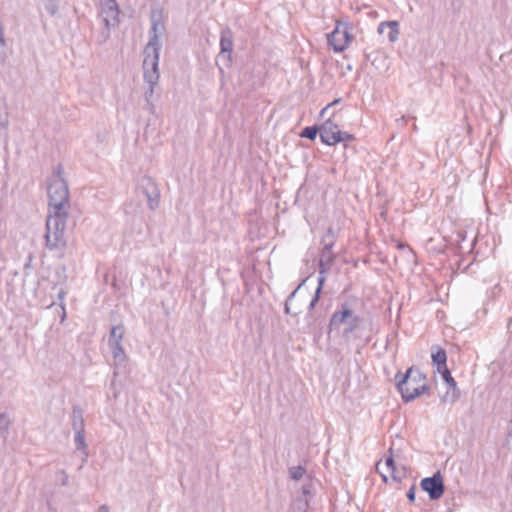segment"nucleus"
I'll list each match as a JSON object with an SVG mask.
<instances>
[{
	"label": "nucleus",
	"mask_w": 512,
	"mask_h": 512,
	"mask_svg": "<svg viewBox=\"0 0 512 512\" xmlns=\"http://www.w3.org/2000/svg\"><path fill=\"white\" fill-rule=\"evenodd\" d=\"M396 387L405 403L411 402L423 394L430 392V386L422 384L417 387H409V381L426 380V375L418 368L411 366L405 373L398 371L395 375Z\"/></svg>",
	"instance_id": "nucleus-1"
},
{
	"label": "nucleus",
	"mask_w": 512,
	"mask_h": 512,
	"mask_svg": "<svg viewBox=\"0 0 512 512\" xmlns=\"http://www.w3.org/2000/svg\"><path fill=\"white\" fill-rule=\"evenodd\" d=\"M47 194L49 210H68L69 188L64 178L50 179L47 186Z\"/></svg>",
	"instance_id": "nucleus-2"
},
{
	"label": "nucleus",
	"mask_w": 512,
	"mask_h": 512,
	"mask_svg": "<svg viewBox=\"0 0 512 512\" xmlns=\"http://www.w3.org/2000/svg\"><path fill=\"white\" fill-rule=\"evenodd\" d=\"M233 47H234V35L230 27L226 26L221 30L220 33V52L217 55L216 65L219 69L221 76L224 75V69L220 66L219 61L223 62L226 67H231L233 63Z\"/></svg>",
	"instance_id": "nucleus-3"
},
{
	"label": "nucleus",
	"mask_w": 512,
	"mask_h": 512,
	"mask_svg": "<svg viewBox=\"0 0 512 512\" xmlns=\"http://www.w3.org/2000/svg\"><path fill=\"white\" fill-rule=\"evenodd\" d=\"M125 326L123 323L113 324L110 328L108 337V346L115 362L122 364L126 360V354L121 341L125 335Z\"/></svg>",
	"instance_id": "nucleus-4"
},
{
	"label": "nucleus",
	"mask_w": 512,
	"mask_h": 512,
	"mask_svg": "<svg viewBox=\"0 0 512 512\" xmlns=\"http://www.w3.org/2000/svg\"><path fill=\"white\" fill-rule=\"evenodd\" d=\"M161 48H145L144 47V59H143V79H149L152 83L153 80H159V59H160Z\"/></svg>",
	"instance_id": "nucleus-5"
},
{
	"label": "nucleus",
	"mask_w": 512,
	"mask_h": 512,
	"mask_svg": "<svg viewBox=\"0 0 512 512\" xmlns=\"http://www.w3.org/2000/svg\"><path fill=\"white\" fill-rule=\"evenodd\" d=\"M356 302V298H351L340 304L339 308L331 315L328 325L329 332L338 330L342 324L357 315L354 310Z\"/></svg>",
	"instance_id": "nucleus-6"
},
{
	"label": "nucleus",
	"mask_w": 512,
	"mask_h": 512,
	"mask_svg": "<svg viewBox=\"0 0 512 512\" xmlns=\"http://www.w3.org/2000/svg\"><path fill=\"white\" fill-rule=\"evenodd\" d=\"M420 487L425 491L431 501L439 500L445 492V484L440 471L420 481Z\"/></svg>",
	"instance_id": "nucleus-7"
},
{
	"label": "nucleus",
	"mask_w": 512,
	"mask_h": 512,
	"mask_svg": "<svg viewBox=\"0 0 512 512\" xmlns=\"http://www.w3.org/2000/svg\"><path fill=\"white\" fill-rule=\"evenodd\" d=\"M139 188L146 196L149 209H157L160 204V190L153 178L148 175H144L139 181Z\"/></svg>",
	"instance_id": "nucleus-8"
},
{
	"label": "nucleus",
	"mask_w": 512,
	"mask_h": 512,
	"mask_svg": "<svg viewBox=\"0 0 512 512\" xmlns=\"http://www.w3.org/2000/svg\"><path fill=\"white\" fill-rule=\"evenodd\" d=\"M151 28L149 30V41L145 45V48H161L162 44L159 35L164 30V23L162 21V11L153 10L151 13Z\"/></svg>",
	"instance_id": "nucleus-9"
},
{
	"label": "nucleus",
	"mask_w": 512,
	"mask_h": 512,
	"mask_svg": "<svg viewBox=\"0 0 512 512\" xmlns=\"http://www.w3.org/2000/svg\"><path fill=\"white\" fill-rule=\"evenodd\" d=\"M440 375L444 383L447 385L446 393L442 396L441 400L444 403L454 404L461 396L457 382L453 378L450 369L443 371Z\"/></svg>",
	"instance_id": "nucleus-10"
},
{
	"label": "nucleus",
	"mask_w": 512,
	"mask_h": 512,
	"mask_svg": "<svg viewBox=\"0 0 512 512\" xmlns=\"http://www.w3.org/2000/svg\"><path fill=\"white\" fill-rule=\"evenodd\" d=\"M67 218L68 210H49L45 225L46 231H65Z\"/></svg>",
	"instance_id": "nucleus-11"
},
{
	"label": "nucleus",
	"mask_w": 512,
	"mask_h": 512,
	"mask_svg": "<svg viewBox=\"0 0 512 512\" xmlns=\"http://www.w3.org/2000/svg\"><path fill=\"white\" fill-rule=\"evenodd\" d=\"M334 116L335 113L321 124V142L328 146H335L337 144L334 138H336L337 132L341 131L338 124L332 119Z\"/></svg>",
	"instance_id": "nucleus-12"
},
{
	"label": "nucleus",
	"mask_w": 512,
	"mask_h": 512,
	"mask_svg": "<svg viewBox=\"0 0 512 512\" xmlns=\"http://www.w3.org/2000/svg\"><path fill=\"white\" fill-rule=\"evenodd\" d=\"M45 246L50 250H58L63 252L67 242L64 237V231H45Z\"/></svg>",
	"instance_id": "nucleus-13"
},
{
	"label": "nucleus",
	"mask_w": 512,
	"mask_h": 512,
	"mask_svg": "<svg viewBox=\"0 0 512 512\" xmlns=\"http://www.w3.org/2000/svg\"><path fill=\"white\" fill-rule=\"evenodd\" d=\"M431 358L432 364L436 367L438 373H442L449 369L447 366V353L445 349L437 345L433 346Z\"/></svg>",
	"instance_id": "nucleus-14"
},
{
	"label": "nucleus",
	"mask_w": 512,
	"mask_h": 512,
	"mask_svg": "<svg viewBox=\"0 0 512 512\" xmlns=\"http://www.w3.org/2000/svg\"><path fill=\"white\" fill-rule=\"evenodd\" d=\"M337 257V254L332 249L326 250L324 248L320 251L319 257V274H327L330 272L331 267Z\"/></svg>",
	"instance_id": "nucleus-15"
},
{
	"label": "nucleus",
	"mask_w": 512,
	"mask_h": 512,
	"mask_svg": "<svg viewBox=\"0 0 512 512\" xmlns=\"http://www.w3.org/2000/svg\"><path fill=\"white\" fill-rule=\"evenodd\" d=\"M342 22H338L334 28V30L327 35L328 45L332 47L334 52L340 53L345 50V45L343 44L341 34Z\"/></svg>",
	"instance_id": "nucleus-16"
},
{
	"label": "nucleus",
	"mask_w": 512,
	"mask_h": 512,
	"mask_svg": "<svg viewBox=\"0 0 512 512\" xmlns=\"http://www.w3.org/2000/svg\"><path fill=\"white\" fill-rule=\"evenodd\" d=\"M364 58L365 61L370 62L377 70H384L387 68L385 55L377 50L370 52L364 50Z\"/></svg>",
	"instance_id": "nucleus-17"
},
{
	"label": "nucleus",
	"mask_w": 512,
	"mask_h": 512,
	"mask_svg": "<svg viewBox=\"0 0 512 512\" xmlns=\"http://www.w3.org/2000/svg\"><path fill=\"white\" fill-rule=\"evenodd\" d=\"M388 29L389 33H387L388 40L390 42H395L398 39L399 34V23L398 21H384L378 25L377 31L379 34H384L385 30Z\"/></svg>",
	"instance_id": "nucleus-18"
},
{
	"label": "nucleus",
	"mask_w": 512,
	"mask_h": 512,
	"mask_svg": "<svg viewBox=\"0 0 512 512\" xmlns=\"http://www.w3.org/2000/svg\"><path fill=\"white\" fill-rule=\"evenodd\" d=\"M72 428L74 432H85L83 410L79 406H74L72 410Z\"/></svg>",
	"instance_id": "nucleus-19"
},
{
	"label": "nucleus",
	"mask_w": 512,
	"mask_h": 512,
	"mask_svg": "<svg viewBox=\"0 0 512 512\" xmlns=\"http://www.w3.org/2000/svg\"><path fill=\"white\" fill-rule=\"evenodd\" d=\"M336 240L337 234L335 230L333 229V227H329L321 239L322 248L326 250L333 249Z\"/></svg>",
	"instance_id": "nucleus-20"
},
{
	"label": "nucleus",
	"mask_w": 512,
	"mask_h": 512,
	"mask_svg": "<svg viewBox=\"0 0 512 512\" xmlns=\"http://www.w3.org/2000/svg\"><path fill=\"white\" fill-rule=\"evenodd\" d=\"M144 81L148 84V88L144 93L146 106H151L152 108H154L153 96L155 93V89L159 84V80H153V83L149 79H144Z\"/></svg>",
	"instance_id": "nucleus-21"
},
{
	"label": "nucleus",
	"mask_w": 512,
	"mask_h": 512,
	"mask_svg": "<svg viewBox=\"0 0 512 512\" xmlns=\"http://www.w3.org/2000/svg\"><path fill=\"white\" fill-rule=\"evenodd\" d=\"M362 322V318L359 315L354 316L348 322H346V327L343 330V337L345 339H349L350 334L356 331V329L359 327L360 323Z\"/></svg>",
	"instance_id": "nucleus-22"
},
{
	"label": "nucleus",
	"mask_w": 512,
	"mask_h": 512,
	"mask_svg": "<svg viewBox=\"0 0 512 512\" xmlns=\"http://www.w3.org/2000/svg\"><path fill=\"white\" fill-rule=\"evenodd\" d=\"M318 134L321 136V125H312L304 127L300 132V137L314 141Z\"/></svg>",
	"instance_id": "nucleus-23"
},
{
	"label": "nucleus",
	"mask_w": 512,
	"mask_h": 512,
	"mask_svg": "<svg viewBox=\"0 0 512 512\" xmlns=\"http://www.w3.org/2000/svg\"><path fill=\"white\" fill-rule=\"evenodd\" d=\"M11 425V420L7 413H0V437L6 441L7 436L9 434V427Z\"/></svg>",
	"instance_id": "nucleus-24"
},
{
	"label": "nucleus",
	"mask_w": 512,
	"mask_h": 512,
	"mask_svg": "<svg viewBox=\"0 0 512 512\" xmlns=\"http://www.w3.org/2000/svg\"><path fill=\"white\" fill-rule=\"evenodd\" d=\"M306 279H304L290 294L289 296L287 297L285 303H284V313L286 315H292L294 317H296L300 312L297 311V312H291V308H290V303L291 301L294 299V297L296 296L297 292L299 291V289L301 288V286L305 283Z\"/></svg>",
	"instance_id": "nucleus-25"
},
{
	"label": "nucleus",
	"mask_w": 512,
	"mask_h": 512,
	"mask_svg": "<svg viewBox=\"0 0 512 512\" xmlns=\"http://www.w3.org/2000/svg\"><path fill=\"white\" fill-rule=\"evenodd\" d=\"M74 441L76 449L82 451L85 456H88L87 444L85 442V432H75Z\"/></svg>",
	"instance_id": "nucleus-26"
},
{
	"label": "nucleus",
	"mask_w": 512,
	"mask_h": 512,
	"mask_svg": "<svg viewBox=\"0 0 512 512\" xmlns=\"http://www.w3.org/2000/svg\"><path fill=\"white\" fill-rule=\"evenodd\" d=\"M105 7H106V13L113 15L114 20L116 22H119L118 15H119V8L117 5L116 0H103Z\"/></svg>",
	"instance_id": "nucleus-27"
},
{
	"label": "nucleus",
	"mask_w": 512,
	"mask_h": 512,
	"mask_svg": "<svg viewBox=\"0 0 512 512\" xmlns=\"http://www.w3.org/2000/svg\"><path fill=\"white\" fill-rule=\"evenodd\" d=\"M55 275H56V282L54 285V288H56L57 285H63L67 281V275H66V266L64 264L59 265L55 269Z\"/></svg>",
	"instance_id": "nucleus-28"
},
{
	"label": "nucleus",
	"mask_w": 512,
	"mask_h": 512,
	"mask_svg": "<svg viewBox=\"0 0 512 512\" xmlns=\"http://www.w3.org/2000/svg\"><path fill=\"white\" fill-rule=\"evenodd\" d=\"M318 302L319 301H316L313 298L310 301V304L308 306V311L306 314V321H307L308 327H311L312 325H314L316 323L317 318H316L315 314L313 313V310L315 309Z\"/></svg>",
	"instance_id": "nucleus-29"
},
{
	"label": "nucleus",
	"mask_w": 512,
	"mask_h": 512,
	"mask_svg": "<svg viewBox=\"0 0 512 512\" xmlns=\"http://www.w3.org/2000/svg\"><path fill=\"white\" fill-rule=\"evenodd\" d=\"M343 29H341L340 36L342 37L343 44L345 45V49L349 46V44L353 41L354 37L349 31V24L342 23Z\"/></svg>",
	"instance_id": "nucleus-30"
},
{
	"label": "nucleus",
	"mask_w": 512,
	"mask_h": 512,
	"mask_svg": "<svg viewBox=\"0 0 512 512\" xmlns=\"http://www.w3.org/2000/svg\"><path fill=\"white\" fill-rule=\"evenodd\" d=\"M306 473V468L302 465L289 468V476L293 480H300Z\"/></svg>",
	"instance_id": "nucleus-31"
},
{
	"label": "nucleus",
	"mask_w": 512,
	"mask_h": 512,
	"mask_svg": "<svg viewBox=\"0 0 512 512\" xmlns=\"http://www.w3.org/2000/svg\"><path fill=\"white\" fill-rule=\"evenodd\" d=\"M45 10L54 16L58 12V3L56 0H46L44 4Z\"/></svg>",
	"instance_id": "nucleus-32"
},
{
	"label": "nucleus",
	"mask_w": 512,
	"mask_h": 512,
	"mask_svg": "<svg viewBox=\"0 0 512 512\" xmlns=\"http://www.w3.org/2000/svg\"><path fill=\"white\" fill-rule=\"evenodd\" d=\"M352 140H355V136L353 134H350L345 131L337 132V136H336V138H334V141H337V144L341 143V142L352 141Z\"/></svg>",
	"instance_id": "nucleus-33"
},
{
	"label": "nucleus",
	"mask_w": 512,
	"mask_h": 512,
	"mask_svg": "<svg viewBox=\"0 0 512 512\" xmlns=\"http://www.w3.org/2000/svg\"><path fill=\"white\" fill-rule=\"evenodd\" d=\"M406 476V469L402 467L401 469H395V471L391 472V477L395 482H401L402 478Z\"/></svg>",
	"instance_id": "nucleus-34"
},
{
	"label": "nucleus",
	"mask_w": 512,
	"mask_h": 512,
	"mask_svg": "<svg viewBox=\"0 0 512 512\" xmlns=\"http://www.w3.org/2000/svg\"><path fill=\"white\" fill-rule=\"evenodd\" d=\"M392 451H393L392 448H390L389 449L390 455L387 456L385 459L386 466L391 472L395 471V469H397Z\"/></svg>",
	"instance_id": "nucleus-35"
},
{
	"label": "nucleus",
	"mask_w": 512,
	"mask_h": 512,
	"mask_svg": "<svg viewBox=\"0 0 512 512\" xmlns=\"http://www.w3.org/2000/svg\"><path fill=\"white\" fill-rule=\"evenodd\" d=\"M453 13H459L463 7L464 0H450Z\"/></svg>",
	"instance_id": "nucleus-36"
},
{
	"label": "nucleus",
	"mask_w": 512,
	"mask_h": 512,
	"mask_svg": "<svg viewBox=\"0 0 512 512\" xmlns=\"http://www.w3.org/2000/svg\"><path fill=\"white\" fill-rule=\"evenodd\" d=\"M312 492H313V484H312L311 480H309L307 483H305L302 486V494L305 497H307V496H311Z\"/></svg>",
	"instance_id": "nucleus-37"
},
{
	"label": "nucleus",
	"mask_w": 512,
	"mask_h": 512,
	"mask_svg": "<svg viewBox=\"0 0 512 512\" xmlns=\"http://www.w3.org/2000/svg\"><path fill=\"white\" fill-rule=\"evenodd\" d=\"M406 497L409 500V502L413 503L416 498V485L413 484L410 489L406 493Z\"/></svg>",
	"instance_id": "nucleus-38"
},
{
	"label": "nucleus",
	"mask_w": 512,
	"mask_h": 512,
	"mask_svg": "<svg viewBox=\"0 0 512 512\" xmlns=\"http://www.w3.org/2000/svg\"><path fill=\"white\" fill-rule=\"evenodd\" d=\"M63 166L58 164L57 167L53 171L52 179L63 178Z\"/></svg>",
	"instance_id": "nucleus-39"
},
{
	"label": "nucleus",
	"mask_w": 512,
	"mask_h": 512,
	"mask_svg": "<svg viewBox=\"0 0 512 512\" xmlns=\"http://www.w3.org/2000/svg\"><path fill=\"white\" fill-rule=\"evenodd\" d=\"M66 292L64 289L60 288L57 294L58 300L60 301V305L63 307V300L65 298Z\"/></svg>",
	"instance_id": "nucleus-40"
},
{
	"label": "nucleus",
	"mask_w": 512,
	"mask_h": 512,
	"mask_svg": "<svg viewBox=\"0 0 512 512\" xmlns=\"http://www.w3.org/2000/svg\"><path fill=\"white\" fill-rule=\"evenodd\" d=\"M322 290L323 288L322 287H317L315 292H314V295H313V299L316 300V301H319L320 300V296H321V293H322Z\"/></svg>",
	"instance_id": "nucleus-41"
},
{
	"label": "nucleus",
	"mask_w": 512,
	"mask_h": 512,
	"mask_svg": "<svg viewBox=\"0 0 512 512\" xmlns=\"http://www.w3.org/2000/svg\"><path fill=\"white\" fill-rule=\"evenodd\" d=\"M325 280H326L325 274H319L317 287H322L323 288Z\"/></svg>",
	"instance_id": "nucleus-42"
},
{
	"label": "nucleus",
	"mask_w": 512,
	"mask_h": 512,
	"mask_svg": "<svg viewBox=\"0 0 512 512\" xmlns=\"http://www.w3.org/2000/svg\"><path fill=\"white\" fill-rule=\"evenodd\" d=\"M457 237H458L457 242L459 243L460 241L465 240V238H466V233H465V232H463V231H459V232L457 233Z\"/></svg>",
	"instance_id": "nucleus-43"
},
{
	"label": "nucleus",
	"mask_w": 512,
	"mask_h": 512,
	"mask_svg": "<svg viewBox=\"0 0 512 512\" xmlns=\"http://www.w3.org/2000/svg\"><path fill=\"white\" fill-rule=\"evenodd\" d=\"M8 123V118L6 116L5 119L0 122V126L6 129L8 127Z\"/></svg>",
	"instance_id": "nucleus-44"
},
{
	"label": "nucleus",
	"mask_w": 512,
	"mask_h": 512,
	"mask_svg": "<svg viewBox=\"0 0 512 512\" xmlns=\"http://www.w3.org/2000/svg\"><path fill=\"white\" fill-rule=\"evenodd\" d=\"M97 512H109V508L107 505H101Z\"/></svg>",
	"instance_id": "nucleus-45"
},
{
	"label": "nucleus",
	"mask_w": 512,
	"mask_h": 512,
	"mask_svg": "<svg viewBox=\"0 0 512 512\" xmlns=\"http://www.w3.org/2000/svg\"><path fill=\"white\" fill-rule=\"evenodd\" d=\"M340 101H341V98H337V99L333 100L331 103L328 104L329 108L337 105L338 103H340Z\"/></svg>",
	"instance_id": "nucleus-46"
},
{
	"label": "nucleus",
	"mask_w": 512,
	"mask_h": 512,
	"mask_svg": "<svg viewBox=\"0 0 512 512\" xmlns=\"http://www.w3.org/2000/svg\"><path fill=\"white\" fill-rule=\"evenodd\" d=\"M112 286H113V288L115 290H119L120 289L119 285L117 284V280H116L115 277L113 278Z\"/></svg>",
	"instance_id": "nucleus-47"
},
{
	"label": "nucleus",
	"mask_w": 512,
	"mask_h": 512,
	"mask_svg": "<svg viewBox=\"0 0 512 512\" xmlns=\"http://www.w3.org/2000/svg\"><path fill=\"white\" fill-rule=\"evenodd\" d=\"M328 109H329V106H328V105H327V106H325V107L321 110V112H320V115H319V116H320V117H323L324 115H326V112H327V110H328Z\"/></svg>",
	"instance_id": "nucleus-48"
},
{
	"label": "nucleus",
	"mask_w": 512,
	"mask_h": 512,
	"mask_svg": "<svg viewBox=\"0 0 512 512\" xmlns=\"http://www.w3.org/2000/svg\"><path fill=\"white\" fill-rule=\"evenodd\" d=\"M397 247H398L399 249H404V248L408 247V245H407L406 243H401V242H400V243H398Z\"/></svg>",
	"instance_id": "nucleus-49"
},
{
	"label": "nucleus",
	"mask_w": 512,
	"mask_h": 512,
	"mask_svg": "<svg viewBox=\"0 0 512 512\" xmlns=\"http://www.w3.org/2000/svg\"><path fill=\"white\" fill-rule=\"evenodd\" d=\"M420 381H409V387H411V385L414 383V384H417L419 383Z\"/></svg>",
	"instance_id": "nucleus-50"
},
{
	"label": "nucleus",
	"mask_w": 512,
	"mask_h": 512,
	"mask_svg": "<svg viewBox=\"0 0 512 512\" xmlns=\"http://www.w3.org/2000/svg\"><path fill=\"white\" fill-rule=\"evenodd\" d=\"M304 506H305V509H307V508H308V506H309V503H308V500H307V499L304 501Z\"/></svg>",
	"instance_id": "nucleus-51"
},
{
	"label": "nucleus",
	"mask_w": 512,
	"mask_h": 512,
	"mask_svg": "<svg viewBox=\"0 0 512 512\" xmlns=\"http://www.w3.org/2000/svg\"><path fill=\"white\" fill-rule=\"evenodd\" d=\"M382 479H383V481H384V482H387V481H388L387 476H385V475H383V474H382Z\"/></svg>",
	"instance_id": "nucleus-52"
},
{
	"label": "nucleus",
	"mask_w": 512,
	"mask_h": 512,
	"mask_svg": "<svg viewBox=\"0 0 512 512\" xmlns=\"http://www.w3.org/2000/svg\"><path fill=\"white\" fill-rule=\"evenodd\" d=\"M104 21H105L106 26L108 27V26H109V24H110V23H109V20H108L107 18H105V19H104Z\"/></svg>",
	"instance_id": "nucleus-53"
},
{
	"label": "nucleus",
	"mask_w": 512,
	"mask_h": 512,
	"mask_svg": "<svg viewBox=\"0 0 512 512\" xmlns=\"http://www.w3.org/2000/svg\"><path fill=\"white\" fill-rule=\"evenodd\" d=\"M147 108L150 110V112H152V113L154 112L155 107L152 108L151 106H147Z\"/></svg>",
	"instance_id": "nucleus-54"
},
{
	"label": "nucleus",
	"mask_w": 512,
	"mask_h": 512,
	"mask_svg": "<svg viewBox=\"0 0 512 512\" xmlns=\"http://www.w3.org/2000/svg\"><path fill=\"white\" fill-rule=\"evenodd\" d=\"M66 483H67V478H66V479H63L62 484H63V485H66Z\"/></svg>",
	"instance_id": "nucleus-55"
}]
</instances>
